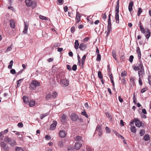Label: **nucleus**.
<instances>
[{
  "instance_id": "nucleus-1",
  "label": "nucleus",
  "mask_w": 151,
  "mask_h": 151,
  "mask_svg": "<svg viewBox=\"0 0 151 151\" xmlns=\"http://www.w3.org/2000/svg\"><path fill=\"white\" fill-rule=\"evenodd\" d=\"M119 0H118L117 3V5L116 7V13L115 14V19L116 20V22L117 24L119 23Z\"/></svg>"
},
{
  "instance_id": "nucleus-2",
  "label": "nucleus",
  "mask_w": 151,
  "mask_h": 151,
  "mask_svg": "<svg viewBox=\"0 0 151 151\" xmlns=\"http://www.w3.org/2000/svg\"><path fill=\"white\" fill-rule=\"evenodd\" d=\"M26 5L28 7L32 6V9H34L37 6V3L35 1H33L32 0H25Z\"/></svg>"
},
{
  "instance_id": "nucleus-3",
  "label": "nucleus",
  "mask_w": 151,
  "mask_h": 151,
  "mask_svg": "<svg viewBox=\"0 0 151 151\" xmlns=\"http://www.w3.org/2000/svg\"><path fill=\"white\" fill-rule=\"evenodd\" d=\"M40 86V83L35 81H32L30 88L33 90H35L37 87L39 86Z\"/></svg>"
},
{
  "instance_id": "nucleus-4",
  "label": "nucleus",
  "mask_w": 151,
  "mask_h": 151,
  "mask_svg": "<svg viewBox=\"0 0 151 151\" xmlns=\"http://www.w3.org/2000/svg\"><path fill=\"white\" fill-rule=\"evenodd\" d=\"M0 145L1 147L2 150L3 151H9V147L4 142H1L0 143Z\"/></svg>"
},
{
  "instance_id": "nucleus-5",
  "label": "nucleus",
  "mask_w": 151,
  "mask_h": 151,
  "mask_svg": "<svg viewBox=\"0 0 151 151\" xmlns=\"http://www.w3.org/2000/svg\"><path fill=\"white\" fill-rule=\"evenodd\" d=\"M60 82L63 87H65L69 85L68 81L67 79H60Z\"/></svg>"
},
{
  "instance_id": "nucleus-6",
  "label": "nucleus",
  "mask_w": 151,
  "mask_h": 151,
  "mask_svg": "<svg viewBox=\"0 0 151 151\" xmlns=\"http://www.w3.org/2000/svg\"><path fill=\"white\" fill-rule=\"evenodd\" d=\"M70 117L74 121H76L78 119V116L75 113H72L70 115Z\"/></svg>"
},
{
  "instance_id": "nucleus-7",
  "label": "nucleus",
  "mask_w": 151,
  "mask_h": 151,
  "mask_svg": "<svg viewBox=\"0 0 151 151\" xmlns=\"http://www.w3.org/2000/svg\"><path fill=\"white\" fill-rule=\"evenodd\" d=\"M96 133H98L99 136H100L102 134V129L101 126L100 125H98L97 126L95 131Z\"/></svg>"
},
{
  "instance_id": "nucleus-8",
  "label": "nucleus",
  "mask_w": 151,
  "mask_h": 151,
  "mask_svg": "<svg viewBox=\"0 0 151 151\" xmlns=\"http://www.w3.org/2000/svg\"><path fill=\"white\" fill-rule=\"evenodd\" d=\"M82 146V143L80 142H76L75 145V149L76 150H79Z\"/></svg>"
},
{
  "instance_id": "nucleus-9",
  "label": "nucleus",
  "mask_w": 151,
  "mask_h": 151,
  "mask_svg": "<svg viewBox=\"0 0 151 151\" xmlns=\"http://www.w3.org/2000/svg\"><path fill=\"white\" fill-rule=\"evenodd\" d=\"M67 133L64 130H61L60 131L59 133V136L62 138H64L66 136Z\"/></svg>"
},
{
  "instance_id": "nucleus-10",
  "label": "nucleus",
  "mask_w": 151,
  "mask_h": 151,
  "mask_svg": "<svg viewBox=\"0 0 151 151\" xmlns=\"http://www.w3.org/2000/svg\"><path fill=\"white\" fill-rule=\"evenodd\" d=\"M57 75V78L58 79L60 78L62 79V78H64L65 76L64 73L62 71L60 72Z\"/></svg>"
},
{
  "instance_id": "nucleus-11",
  "label": "nucleus",
  "mask_w": 151,
  "mask_h": 151,
  "mask_svg": "<svg viewBox=\"0 0 151 151\" xmlns=\"http://www.w3.org/2000/svg\"><path fill=\"white\" fill-rule=\"evenodd\" d=\"M81 17L80 14L77 12L76 17V21L77 23H78L80 21Z\"/></svg>"
},
{
  "instance_id": "nucleus-12",
  "label": "nucleus",
  "mask_w": 151,
  "mask_h": 151,
  "mask_svg": "<svg viewBox=\"0 0 151 151\" xmlns=\"http://www.w3.org/2000/svg\"><path fill=\"white\" fill-rule=\"evenodd\" d=\"M87 45L84 43H81L79 47V49L82 51H83L87 48Z\"/></svg>"
},
{
  "instance_id": "nucleus-13",
  "label": "nucleus",
  "mask_w": 151,
  "mask_h": 151,
  "mask_svg": "<svg viewBox=\"0 0 151 151\" xmlns=\"http://www.w3.org/2000/svg\"><path fill=\"white\" fill-rule=\"evenodd\" d=\"M135 126L138 127H140L142 126V123L137 118L135 119Z\"/></svg>"
},
{
  "instance_id": "nucleus-14",
  "label": "nucleus",
  "mask_w": 151,
  "mask_h": 151,
  "mask_svg": "<svg viewBox=\"0 0 151 151\" xmlns=\"http://www.w3.org/2000/svg\"><path fill=\"white\" fill-rule=\"evenodd\" d=\"M57 124V122L55 121H54L53 122V123L50 125V129L51 130H54L56 127Z\"/></svg>"
},
{
  "instance_id": "nucleus-15",
  "label": "nucleus",
  "mask_w": 151,
  "mask_h": 151,
  "mask_svg": "<svg viewBox=\"0 0 151 151\" xmlns=\"http://www.w3.org/2000/svg\"><path fill=\"white\" fill-rule=\"evenodd\" d=\"M138 73L139 77H142L143 75L145 74V72L144 68L138 70Z\"/></svg>"
},
{
  "instance_id": "nucleus-16",
  "label": "nucleus",
  "mask_w": 151,
  "mask_h": 151,
  "mask_svg": "<svg viewBox=\"0 0 151 151\" xmlns=\"http://www.w3.org/2000/svg\"><path fill=\"white\" fill-rule=\"evenodd\" d=\"M136 52L138 54V59L140 60L141 58V54L140 48L139 47H137Z\"/></svg>"
},
{
  "instance_id": "nucleus-17",
  "label": "nucleus",
  "mask_w": 151,
  "mask_h": 151,
  "mask_svg": "<svg viewBox=\"0 0 151 151\" xmlns=\"http://www.w3.org/2000/svg\"><path fill=\"white\" fill-rule=\"evenodd\" d=\"M60 118L62 120L61 121V122H62V123H65V122H66L65 120L67 118L66 115L65 114H61L60 115Z\"/></svg>"
},
{
  "instance_id": "nucleus-18",
  "label": "nucleus",
  "mask_w": 151,
  "mask_h": 151,
  "mask_svg": "<svg viewBox=\"0 0 151 151\" xmlns=\"http://www.w3.org/2000/svg\"><path fill=\"white\" fill-rule=\"evenodd\" d=\"M8 132V129L5 130L3 131H2L0 133V137L1 140L3 139V136L4 134H6Z\"/></svg>"
},
{
  "instance_id": "nucleus-19",
  "label": "nucleus",
  "mask_w": 151,
  "mask_h": 151,
  "mask_svg": "<svg viewBox=\"0 0 151 151\" xmlns=\"http://www.w3.org/2000/svg\"><path fill=\"white\" fill-rule=\"evenodd\" d=\"M24 28L23 30V32L24 34H26L27 32V29L28 28V24L24 22Z\"/></svg>"
},
{
  "instance_id": "nucleus-20",
  "label": "nucleus",
  "mask_w": 151,
  "mask_h": 151,
  "mask_svg": "<svg viewBox=\"0 0 151 151\" xmlns=\"http://www.w3.org/2000/svg\"><path fill=\"white\" fill-rule=\"evenodd\" d=\"M145 32L146 33H144L145 34V35L146 37V38L148 39L150 37V32L148 29H147L145 31Z\"/></svg>"
},
{
  "instance_id": "nucleus-21",
  "label": "nucleus",
  "mask_w": 151,
  "mask_h": 151,
  "mask_svg": "<svg viewBox=\"0 0 151 151\" xmlns=\"http://www.w3.org/2000/svg\"><path fill=\"white\" fill-rule=\"evenodd\" d=\"M107 31H106V32H107L106 35V37H108L110 34V32L112 30L111 26H107Z\"/></svg>"
},
{
  "instance_id": "nucleus-22",
  "label": "nucleus",
  "mask_w": 151,
  "mask_h": 151,
  "mask_svg": "<svg viewBox=\"0 0 151 151\" xmlns=\"http://www.w3.org/2000/svg\"><path fill=\"white\" fill-rule=\"evenodd\" d=\"M134 4L132 1H131L129 4L128 6V9L129 11L131 12L132 10V7L133 5Z\"/></svg>"
},
{
  "instance_id": "nucleus-23",
  "label": "nucleus",
  "mask_w": 151,
  "mask_h": 151,
  "mask_svg": "<svg viewBox=\"0 0 151 151\" xmlns=\"http://www.w3.org/2000/svg\"><path fill=\"white\" fill-rule=\"evenodd\" d=\"M10 25L12 28H14L15 26V22L13 19H11L10 21Z\"/></svg>"
},
{
  "instance_id": "nucleus-24",
  "label": "nucleus",
  "mask_w": 151,
  "mask_h": 151,
  "mask_svg": "<svg viewBox=\"0 0 151 151\" xmlns=\"http://www.w3.org/2000/svg\"><path fill=\"white\" fill-rule=\"evenodd\" d=\"M12 138H9L7 136H6L4 139V140L6 142L9 143L12 140Z\"/></svg>"
},
{
  "instance_id": "nucleus-25",
  "label": "nucleus",
  "mask_w": 151,
  "mask_h": 151,
  "mask_svg": "<svg viewBox=\"0 0 151 151\" xmlns=\"http://www.w3.org/2000/svg\"><path fill=\"white\" fill-rule=\"evenodd\" d=\"M109 77L111 80V82L112 83L113 86L114 87L115 85L114 83L113 80V77L112 76V73H109Z\"/></svg>"
},
{
  "instance_id": "nucleus-26",
  "label": "nucleus",
  "mask_w": 151,
  "mask_h": 151,
  "mask_svg": "<svg viewBox=\"0 0 151 151\" xmlns=\"http://www.w3.org/2000/svg\"><path fill=\"white\" fill-rule=\"evenodd\" d=\"M12 147H14L16 145V140L14 139H12V140L9 143Z\"/></svg>"
},
{
  "instance_id": "nucleus-27",
  "label": "nucleus",
  "mask_w": 151,
  "mask_h": 151,
  "mask_svg": "<svg viewBox=\"0 0 151 151\" xmlns=\"http://www.w3.org/2000/svg\"><path fill=\"white\" fill-rule=\"evenodd\" d=\"M51 94V97L52 99L55 98L58 96V93L55 91H53Z\"/></svg>"
},
{
  "instance_id": "nucleus-28",
  "label": "nucleus",
  "mask_w": 151,
  "mask_h": 151,
  "mask_svg": "<svg viewBox=\"0 0 151 151\" xmlns=\"http://www.w3.org/2000/svg\"><path fill=\"white\" fill-rule=\"evenodd\" d=\"M74 47L76 50H77L78 48L79 43L78 40H76L75 41Z\"/></svg>"
},
{
  "instance_id": "nucleus-29",
  "label": "nucleus",
  "mask_w": 151,
  "mask_h": 151,
  "mask_svg": "<svg viewBox=\"0 0 151 151\" xmlns=\"http://www.w3.org/2000/svg\"><path fill=\"white\" fill-rule=\"evenodd\" d=\"M144 140L145 141H147L150 139V136L148 134H146L143 137Z\"/></svg>"
},
{
  "instance_id": "nucleus-30",
  "label": "nucleus",
  "mask_w": 151,
  "mask_h": 151,
  "mask_svg": "<svg viewBox=\"0 0 151 151\" xmlns=\"http://www.w3.org/2000/svg\"><path fill=\"white\" fill-rule=\"evenodd\" d=\"M82 137L81 136H77L75 137L74 139L76 141H80L83 142V141L82 139Z\"/></svg>"
},
{
  "instance_id": "nucleus-31",
  "label": "nucleus",
  "mask_w": 151,
  "mask_h": 151,
  "mask_svg": "<svg viewBox=\"0 0 151 151\" xmlns=\"http://www.w3.org/2000/svg\"><path fill=\"white\" fill-rule=\"evenodd\" d=\"M111 14H109V18L108 20V26H111Z\"/></svg>"
},
{
  "instance_id": "nucleus-32",
  "label": "nucleus",
  "mask_w": 151,
  "mask_h": 151,
  "mask_svg": "<svg viewBox=\"0 0 151 151\" xmlns=\"http://www.w3.org/2000/svg\"><path fill=\"white\" fill-rule=\"evenodd\" d=\"M137 66L139 70L144 68L143 64L140 62H139V63L138 64Z\"/></svg>"
},
{
  "instance_id": "nucleus-33",
  "label": "nucleus",
  "mask_w": 151,
  "mask_h": 151,
  "mask_svg": "<svg viewBox=\"0 0 151 151\" xmlns=\"http://www.w3.org/2000/svg\"><path fill=\"white\" fill-rule=\"evenodd\" d=\"M51 98V94L50 93L47 94L45 96V99L47 100Z\"/></svg>"
},
{
  "instance_id": "nucleus-34",
  "label": "nucleus",
  "mask_w": 151,
  "mask_h": 151,
  "mask_svg": "<svg viewBox=\"0 0 151 151\" xmlns=\"http://www.w3.org/2000/svg\"><path fill=\"white\" fill-rule=\"evenodd\" d=\"M64 140H61L59 141L58 145L60 147H63V146Z\"/></svg>"
},
{
  "instance_id": "nucleus-35",
  "label": "nucleus",
  "mask_w": 151,
  "mask_h": 151,
  "mask_svg": "<svg viewBox=\"0 0 151 151\" xmlns=\"http://www.w3.org/2000/svg\"><path fill=\"white\" fill-rule=\"evenodd\" d=\"M130 130L131 132L133 133H135L136 132V128L134 126H131Z\"/></svg>"
},
{
  "instance_id": "nucleus-36",
  "label": "nucleus",
  "mask_w": 151,
  "mask_h": 151,
  "mask_svg": "<svg viewBox=\"0 0 151 151\" xmlns=\"http://www.w3.org/2000/svg\"><path fill=\"white\" fill-rule=\"evenodd\" d=\"M35 104V101L34 100L30 101L29 102V105L30 107L33 106Z\"/></svg>"
},
{
  "instance_id": "nucleus-37",
  "label": "nucleus",
  "mask_w": 151,
  "mask_h": 151,
  "mask_svg": "<svg viewBox=\"0 0 151 151\" xmlns=\"http://www.w3.org/2000/svg\"><path fill=\"white\" fill-rule=\"evenodd\" d=\"M139 27L142 33L143 34L146 33V30L144 29L142 26H139Z\"/></svg>"
},
{
  "instance_id": "nucleus-38",
  "label": "nucleus",
  "mask_w": 151,
  "mask_h": 151,
  "mask_svg": "<svg viewBox=\"0 0 151 151\" xmlns=\"http://www.w3.org/2000/svg\"><path fill=\"white\" fill-rule=\"evenodd\" d=\"M112 55L113 57V58H114V59L116 60H117V59L116 57V54L115 51L114 50H113L112 51Z\"/></svg>"
},
{
  "instance_id": "nucleus-39",
  "label": "nucleus",
  "mask_w": 151,
  "mask_h": 151,
  "mask_svg": "<svg viewBox=\"0 0 151 151\" xmlns=\"http://www.w3.org/2000/svg\"><path fill=\"white\" fill-rule=\"evenodd\" d=\"M86 58V55H84L82 57L81 60V63L82 65H83L85 61V60Z\"/></svg>"
},
{
  "instance_id": "nucleus-40",
  "label": "nucleus",
  "mask_w": 151,
  "mask_h": 151,
  "mask_svg": "<svg viewBox=\"0 0 151 151\" xmlns=\"http://www.w3.org/2000/svg\"><path fill=\"white\" fill-rule=\"evenodd\" d=\"M9 65L8 66V68L9 69H11L12 68V66L13 64V60H11L9 63Z\"/></svg>"
},
{
  "instance_id": "nucleus-41",
  "label": "nucleus",
  "mask_w": 151,
  "mask_h": 151,
  "mask_svg": "<svg viewBox=\"0 0 151 151\" xmlns=\"http://www.w3.org/2000/svg\"><path fill=\"white\" fill-rule=\"evenodd\" d=\"M67 149L68 151H74V149L72 146H69L67 147Z\"/></svg>"
},
{
  "instance_id": "nucleus-42",
  "label": "nucleus",
  "mask_w": 151,
  "mask_h": 151,
  "mask_svg": "<svg viewBox=\"0 0 151 151\" xmlns=\"http://www.w3.org/2000/svg\"><path fill=\"white\" fill-rule=\"evenodd\" d=\"M97 56L96 58V60L98 61H99L101 60V56L100 54H96Z\"/></svg>"
},
{
  "instance_id": "nucleus-43",
  "label": "nucleus",
  "mask_w": 151,
  "mask_h": 151,
  "mask_svg": "<svg viewBox=\"0 0 151 151\" xmlns=\"http://www.w3.org/2000/svg\"><path fill=\"white\" fill-rule=\"evenodd\" d=\"M23 101L25 103H27V101H28V98L25 96H24L23 97Z\"/></svg>"
},
{
  "instance_id": "nucleus-44",
  "label": "nucleus",
  "mask_w": 151,
  "mask_h": 151,
  "mask_svg": "<svg viewBox=\"0 0 151 151\" xmlns=\"http://www.w3.org/2000/svg\"><path fill=\"white\" fill-rule=\"evenodd\" d=\"M145 133V131L144 129H142L141 130L139 134L141 136H142Z\"/></svg>"
},
{
  "instance_id": "nucleus-45",
  "label": "nucleus",
  "mask_w": 151,
  "mask_h": 151,
  "mask_svg": "<svg viewBox=\"0 0 151 151\" xmlns=\"http://www.w3.org/2000/svg\"><path fill=\"white\" fill-rule=\"evenodd\" d=\"M48 115L47 113L45 114H41L40 116V119H43L45 117Z\"/></svg>"
},
{
  "instance_id": "nucleus-46",
  "label": "nucleus",
  "mask_w": 151,
  "mask_h": 151,
  "mask_svg": "<svg viewBox=\"0 0 151 151\" xmlns=\"http://www.w3.org/2000/svg\"><path fill=\"white\" fill-rule=\"evenodd\" d=\"M23 80V79H21L18 81L17 85V87H18L20 86V83H21V81H22Z\"/></svg>"
},
{
  "instance_id": "nucleus-47",
  "label": "nucleus",
  "mask_w": 151,
  "mask_h": 151,
  "mask_svg": "<svg viewBox=\"0 0 151 151\" xmlns=\"http://www.w3.org/2000/svg\"><path fill=\"white\" fill-rule=\"evenodd\" d=\"M39 18L41 19L46 20L47 19V18L44 16L40 15L39 16Z\"/></svg>"
},
{
  "instance_id": "nucleus-48",
  "label": "nucleus",
  "mask_w": 151,
  "mask_h": 151,
  "mask_svg": "<svg viewBox=\"0 0 151 151\" xmlns=\"http://www.w3.org/2000/svg\"><path fill=\"white\" fill-rule=\"evenodd\" d=\"M98 74V77L100 79H102L103 77L101 72L99 71Z\"/></svg>"
},
{
  "instance_id": "nucleus-49",
  "label": "nucleus",
  "mask_w": 151,
  "mask_h": 151,
  "mask_svg": "<svg viewBox=\"0 0 151 151\" xmlns=\"http://www.w3.org/2000/svg\"><path fill=\"white\" fill-rule=\"evenodd\" d=\"M142 12V9L141 8H139L138 9V10L137 13V15L138 16H140L141 13Z\"/></svg>"
},
{
  "instance_id": "nucleus-50",
  "label": "nucleus",
  "mask_w": 151,
  "mask_h": 151,
  "mask_svg": "<svg viewBox=\"0 0 151 151\" xmlns=\"http://www.w3.org/2000/svg\"><path fill=\"white\" fill-rule=\"evenodd\" d=\"M135 77H132L130 78V81L132 84H134V80Z\"/></svg>"
},
{
  "instance_id": "nucleus-51",
  "label": "nucleus",
  "mask_w": 151,
  "mask_h": 151,
  "mask_svg": "<svg viewBox=\"0 0 151 151\" xmlns=\"http://www.w3.org/2000/svg\"><path fill=\"white\" fill-rule=\"evenodd\" d=\"M16 151H23V150L20 147H16L15 148Z\"/></svg>"
},
{
  "instance_id": "nucleus-52",
  "label": "nucleus",
  "mask_w": 151,
  "mask_h": 151,
  "mask_svg": "<svg viewBox=\"0 0 151 151\" xmlns=\"http://www.w3.org/2000/svg\"><path fill=\"white\" fill-rule=\"evenodd\" d=\"M12 45H11L10 46H9L6 50L5 52H7L11 50L12 49Z\"/></svg>"
},
{
  "instance_id": "nucleus-53",
  "label": "nucleus",
  "mask_w": 151,
  "mask_h": 151,
  "mask_svg": "<svg viewBox=\"0 0 151 151\" xmlns=\"http://www.w3.org/2000/svg\"><path fill=\"white\" fill-rule=\"evenodd\" d=\"M81 114L82 115L84 116L86 118H88V114H87L86 112L85 111L82 112Z\"/></svg>"
},
{
  "instance_id": "nucleus-54",
  "label": "nucleus",
  "mask_w": 151,
  "mask_h": 151,
  "mask_svg": "<svg viewBox=\"0 0 151 151\" xmlns=\"http://www.w3.org/2000/svg\"><path fill=\"white\" fill-rule=\"evenodd\" d=\"M105 129L106 131V133H109L110 132V130L109 128L108 127H106Z\"/></svg>"
},
{
  "instance_id": "nucleus-55",
  "label": "nucleus",
  "mask_w": 151,
  "mask_h": 151,
  "mask_svg": "<svg viewBox=\"0 0 151 151\" xmlns=\"http://www.w3.org/2000/svg\"><path fill=\"white\" fill-rule=\"evenodd\" d=\"M121 75L122 77H124L127 76V73L125 71H123Z\"/></svg>"
},
{
  "instance_id": "nucleus-56",
  "label": "nucleus",
  "mask_w": 151,
  "mask_h": 151,
  "mask_svg": "<svg viewBox=\"0 0 151 151\" xmlns=\"http://www.w3.org/2000/svg\"><path fill=\"white\" fill-rule=\"evenodd\" d=\"M147 89V87H145V88L141 89V92L142 93H143L145 92Z\"/></svg>"
},
{
  "instance_id": "nucleus-57",
  "label": "nucleus",
  "mask_w": 151,
  "mask_h": 151,
  "mask_svg": "<svg viewBox=\"0 0 151 151\" xmlns=\"http://www.w3.org/2000/svg\"><path fill=\"white\" fill-rule=\"evenodd\" d=\"M133 58H134V57L133 55H132L130 56V57L129 58V61L131 63H132V62L133 61Z\"/></svg>"
},
{
  "instance_id": "nucleus-58",
  "label": "nucleus",
  "mask_w": 151,
  "mask_h": 151,
  "mask_svg": "<svg viewBox=\"0 0 151 151\" xmlns=\"http://www.w3.org/2000/svg\"><path fill=\"white\" fill-rule=\"evenodd\" d=\"M10 72L11 74H15L16 73L15 70L13 69H12L11 70Z\"/></svg>"
},
{
  "instance_id": "nucleus-59",
  "label": "nucleus",
  "mask_w": 151,
  "mask_h": 151,
  "mask_svg": "<svg viewBox=\"0 0 151 151\" xmlns=\"http://www.w3.org/2000/svg\"><path fill=\"white\" fill-rule=\"evenodd\" d=\"M77 65H74L72 67V69L73 71H75L77 69Z\"/></svg>"
},
{
  "instance_id": "nucleus-60",
  "label": "nucleus",
  "mask_w": 151,
  "mask_h": 151,
  "mask_svg": "<svg viewBox=\"0 0 151 151\" xmlns=\"http://www.w3.org/2000/svg\"><path fill=\"white\" fill-rule=\"evenodd\" d=\"M77 57H78V64L79 65H80V61H81V58L79 56V55H77Z\"/></svg>"
},
{
  "instance_id": "nucleus-61",
  "label": "nucleus",
  "mask_w": 151,
  "mask_h": 151,
  "mask_svg": "<svg viewBox=\"0 0 151 151\" xmlns=\"http://www.w3.org/2000/svg\"><path fill=\"white\" fill-rule=\"evenodd\" d=\"M18 126L19 127H23V124L22 122H19L18 124Z\"/></svg>"
},
{
  "instance_id": "nucleus-62",
  "label": "nucleus",
  "mask_w": 151,
  "mask_h": 151,
  "mask_svg": "<svg viewBox=\"0 0 151 151\" xmlns=\"http://www.w3.org/2000/svg\"><path fill=\"white\" fill-rule=\"evenodd\" d=\"M136 97L135 96V93L133 94V102L135 104L136 103Z\"/></svg>"
},
{
  "instance_id": "nucleus-63",
  "label": "nucleus",
  "mask_w": 151,
  "mask_h": 151,
  "mask_svg": "<svg viewBox=\"0 0 151 151\" xmlns=\"http://www.w3.org/2000/svg\"><path fill=\"white\" fill-rule=\"evenodd\" d=\"M75 31V27H72L71 28V32L73 33Z\"/></svg>"
},
{
  "instance_id": "nucleus-64",
  "label": "nucleus",
  "mask_w": 151,
  "mask_h": 151,
  "mask_svg": "<svg viewBox=\"0 0 151 151\" xmlns=\"http://www.w3.org/2000/svg\"><path fill=\"white\" fill-rule=\"evenodd\" d=\"M141 77H139V84L141 86L142 85V79H141Z\"/></svg>"
}]
</instances>
